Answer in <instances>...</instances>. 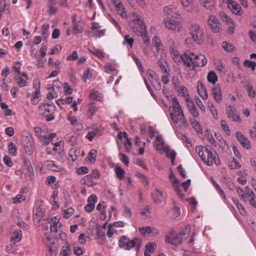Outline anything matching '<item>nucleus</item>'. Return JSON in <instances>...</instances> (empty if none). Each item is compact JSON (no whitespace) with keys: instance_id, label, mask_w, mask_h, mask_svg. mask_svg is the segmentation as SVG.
<instances>
[{"instance_id":"1","label":"nucleus","mask_w":256,"mask_h":256,"mask_svg":"<svg viewBox=\"0 0 256 256\" xmlns=\"http://www.w3.org/2000/svg\"><path fill=\"white\" fill-rule=\"evenodd\" d=\"M170 116L172 120V126L176 132L180 130H186L188 126L182 106L176 98L172 100V105L169 108Z\"/></svg>"},{"instance_id":"2","label":"nucleus","mask_w":256,"mask_h":256,"mask_svg":"<svg viewBox=\"0 0 256 256\" xmlns=\"http://www.w3.org/2000/svg\"><path fill=\"white\" fill-rule=\"evenodd\" d=\"M195 150L202 161L207 166H212L214 164L216 166L220 164V161L218 154L210 146H197Z\"/></svg>"},{"instance_id":"3","label":"nucleus","mask_w":256,"mask_h":256,"mask_svg":"<svg viewBox=\"0 0 256 256\" xmlns=\"http://www.w3.org/2000/svg\"><path fill=\"white\" fill-rule=\"evenodd\" d=\"M190 226H187L179 234L170 233L166 236V242L174 246L180 244L182 240L186 238L190 234Z\"/></svg>"},{"instance_id":"4","label":"nucleus","mask_w":256,"mask_h":256,"mask_svg":"<svg viewBox=\"0 0 256 256\" xmlns=\"http://www.w3.org/2000/svg\"><path fill=\"white\" fill-rule=\"evenodd\" d=\"M142 242L140 238H134L130 240L126 236H122L118 240V246L121 248L129 250L134 247L139 248Z\"/></svg>"},{"instance_id":"5","label":"nucleus","mask_w":256,"mask_h":256,"mask_svg":"<svg viewBox=\"0 0 256 256\" xmlns=\"http://www.w3.org/2000/svg\"><path fill=\"white\" fill-rule=\"evenodd\" d=\"M133 17V22L130 24L132 30L138 36H144L146 32L144 23L138 14L134 13Z\"/></svg>"},{"instance_id":"6","label":"nucleus","mask_w":256,"mask_h":256,"mask_svg":"<svg viewBox=\"0 0 256 256\" xmlns=\"http://www.w3.org/2000/svg\"><path fill=\"white\" fill-rule=\"evenodd\" d=\"M55 106L53 104H41L38 106V112L40 114L45 116L47 121L49 122L54 119L53 112Z\"/></svg>"},{"instance_id":"7","label":"nucleus","mask_w":256,"mask_h":256,"mask_svg":"<svg viewBox=\"0 0 256 256\" xmlns=\"http://www.w3.org/2000/svg\"><path fill=\"white\" fill-rule=\"evenodd\" d=\"M165 26L169 30L179 32L182 28V24L180 18H171L170 19H164Z\"/></svg>"},{"instance_id":"8","label":"nucleus","mask_w":256,"mask_h":256,"mask_svg":"<svg viewBox=\"0 0 256 256\" xmlns=\"http://www.w3.org/2000/svg\"><path fill=\"white\" fill-rule=\"evenodd\" d=\"M195 58L196 54H194L190 50H186L183 54L182 62L186 66L194 70L195 68L194 64Z\"/></svg>"},{"instance_id":"9","label":"nucleus","mask_w":256,"mask_h":256,"mask_svg":"<svg viewBox=\"0 0 256 256\" xmlns=\"http://www.w3.org/2000/svg\"><path fill=\"white\" fill-rule=\"evenodd\" d=\"M163 12L164 16V19L180 18V17L177 8L172 5H168L164 7Z\"/></svg>"},{"instance_id":"10","label":"nucleus","mask_w":256,"mask_h":256,"mask_svg":"<svg viewBox=\"0 0 256 256\" xmlns=\"http://www.w3.org/2000/svg\"><path fill=\"white\" fill-rule=\"evenodd\" d=\"M190 34L192 38L196 42L200 41L204 31L202 28L198 24H192L190 26Z\"/></svg>"},{"instance_id":"11","label":"nucleus","mask_w":256,"mask_h":256,"mask_svg":"<svg viewBox=\"0 0 256 256\" xmlns=\"http://www.w3.org/2000/svg\"><path fill=\"white\" fill-rule=\"evenodd\" d=\"M207 22L213 32L216 33L220 32L221 24L219 20L215 16L210 15Z\"/></svg>"},{"instance_id":"12","label":"nucleus","mask_w":256,"mask_h":256,"mask_svg":"<svg viewBox=\"0 0 256 256\" xmlns=\"http://www.w3.org/2000/svg\"><path fill=\"white\" fill-rule=\"evenodd\" d=\"M14 81L20 88L26 86L28 85V76L26 73L22 72L21 74H18L14 77Z\"/></svg>"},{"instance_id":"13","label":"nucleus","mask_w":256,"mask_h":256,"mask_svg":"<svg viewBox=\"0 0 256 256\" xmlns=\"http://www.w3.org/2000/svg\"><path fill=\"white\" fill-rule=\"evenodd\" d=\"M226 114L228 118L232 121L240 122L242 121L239 115L236 113V108L232 106H229L226 108Z\"/></svg>"},{"instance_id":"14","label":"nucleus","mask_w":256,"mask_h":256,"mask_svg":"<svg viewBox=\"0 0 256 256\" xmlns=\"http://www.w3.org/2000/svg\"><path fill=\"white\" fill-rule=\"evenodd\" d=\"M140 233L144 236H154L158 234V230L150 226L142 227L139 228Z\"/></svg>"},{"instance_id":"15","label":"nucleus","mask_w":256,"mask_h":256,"mask_svg":"<svg viewBox=\"0 0 256 256\" xmlns=\"http://www.w3.org/2000/svg\"><path fill=\"white\" fill-rule=\"evenodd\" d=\"M40 203H41V202H36L34 208V214L33 218L34 220H36L38 222L40 221L41 218L43 216L42 208V205Z\"/></svg>"},{"instance_id":"16","label":"nucleus","mask_w":256,"mask_h":256,"mask_svg":"<svg viewBox=\"0 0 256 256\" xmlns=\"http://www.w3.org/2000/svg\"><path fill=\"white\" fill-rule=\"evenodd\" d=\"M236 136L238 142L244 148L248 149L251 148V144L248 140L240 132H236Z\"/></svg>"},{"instance_id":"17","label":"nucleus","mask_w":256,"mask_h":256,"mask_svg":"<svg viewBox=\"0 0 256 256\" xmlns=\"http://www.w3.org/2000/svg\"><path fill=\"white\" fill-rule=\"evenodd\" d=\"M152 196L154 202L156 204H162L165 200L162 192L158 189L154 190L152 192Z\"/></svg>"},{"instance_id":"18","label":"nucleus","mask_w":256,"mask_h":256,"mask_svg":"<svg viewBox=\"0 0 256 256\" xmlns=\"http://www.w3.org/2000/svg\"><path fill=\"white\" fill-rule=\"evenodd\" d=\"M98 201V198L94 194L90 196L88 199V204L84 206L86 212H90L94 208V204Z\"/></svg>"},{"instance_id":"19","label":"nucleus","mask_w":256,"mask_h":256,"mask_svg":"<svg viewBox=\"0 0 256 256\" xmlns=\"http://www.w3.org/2000/svg\"><path fill=\"white\" fill-rule=\"evenodd\" d=\"M170 52L173 60L178 64L182 61L183 54L180 56L178 54V52L176 50L174 46H170Z\"/></svg>"},{"instance_id":"20","label":"nucleus","mask_w":256,"mask_h":256,"mask_svg":"<svg viewBox=\"0 0 256 256\" xmlns=\"http://www.w3.org/2000/svg\"><path fill=\"white\" fill-rule=\"evenodd\" d=\"M207 59L204 54H196V58L194 62L195 68L204 66L207 63Z\"/></svg>"},{"instance_id":"21","label":"nucleus","mask_w":256,"mask_h":256,"mask_svg":"<svg viewBox=\"0 0 256 256\" xmlns=\"http://www.w3.org/2000/svg\"><path fill=\"white\" fill-rule=\"evenodd\" d=\"M156 249V244L155 242H150L145 246L144 256H151Z\"/></svg>"},{"instance_id":"22","label":"nucleus","mask_w":256,"mask_h":256,"mask_svg":"<svg viewBox=\"0 0 256 256\" xmlns=\"http://www.w3.org/2000/svg\"><path fill=\"white\" fill-rule=\"evenodd\" d=\"M212 94L214 100L218 103H220L222 99L221 90L219 86H215L212 90Z\"/></svg>"},{"instance_id":"23","label":"nucleus","mask_w":256,"mask_h":256,"mask_svg":"<svg viewBox=\"0 0 256 256\" xmlns=\"http://www.w3.org/2000/svg\"><path fill=\"white\" fill-rule=\"evenodd\" d=\"M228 7L234 14L240 15L241 12V7L236 2L232 1L228 4Z\"/></svg>"},{"instance_id":"24","label":"nucleus","mask_w":256,"mask_h":256,"mask_svg":"<svg viewBox=\"0 0 256 256\" xmlns=\"http://www.w3.org/2000/svg\"><path fill=\"white\" fill-rule=\"evenodd\" d=\"M158 64L162 72L165 74H168L170 70L168 68L166 62L164 59H160L158 62Z\"/></svg>"},{"instance_id":"25","label":"nucleus","mask_w":256,"mask_h":256,"mask_svg":"<svg viewBox=\"0 0 256 256\" xmlns=\"http://www.w3.org/2000/svg\"><path fill=\"white\" fill-rule=\"evenodd\" d=\"M197 90L199 95L204 100H206L208 98V94L206 88L204 87V86L202 83L200 82L197 86Z\"/></svg>"},{"instance_id":"26","label":"nucleus","mask_w":256,"mask_h":256,"mask_svg":"<svg viewBox=\"0 0 256 256\" xmlns=\"http://www.w3.org/2000/svg\"><path fill=\"white\" fill-rule=\"evenodd\" d=\"M56 134L55 133L50 134H46L45 133L40 138L42 142H44V145H48L52 139L56 136Z\"/></svg>"},{"instance_id":"27","label":"nucleus","mask_w":256,"mask_h":256,"mask_svg":"<svg viewBox=\"0 0 256 256\" xmlns=\"http://www.w3.org/2000/svg\"><path fill=\"white\" fill-rule=\"evenodd\" d=\"M200 4L206 9L212 10L215 4L214 0H199Z\"/></svg>"},{"instance_id":"28","label":"nucleus","mask_w":256,"mask_h":256,"mask_svg":"<svg viewBox=\"0 0 256 256\" xmlns=\"http://www.w3.org/2000/svg\"><path fill=\"white\" fill-rule=\"evenodd\" d=\"M156 142L154 144V148L157 150H161L164 148V142L161 136L158 135L156 137Z\"/></svg>"},{"instance_id":"29","label":"nucleus","mask_w":256,"mask_h":256,"mask_svg":"<svg viewBox=\"0 0 256 256\" xmlns=\"http://www.w3.org/2000/svg\"><path fill=\"white\" fill-rule=\"evenodd\" d=\"M220 16L222 21L226 22L228 24L231 25L230 27H232L234 28L233 21L226 12H220Z\"/></svg>"},{"instance_id":"30","label":"nucleus","mask_w":256,"mask_h":256,"mask_svg":"<svg viewBox=\"0 0 256 256\" xmlns=\"http://www.w3.org/2000/svg\"><path fill=\"white\" fill-rule=\"evenodd\" d=\"M93 178L88 174L84 177L82 180V183L88 186H92L96 184V182L93 181Z\"/></svg>"},{"instance_id":"31","label":"nucleus","mask_w":256,"mask_h":256,"mask_svg":"<svg viewBox=\"0 0 256 256\" xmlns=\"http://www.w3.org/2000/svg\"><path fill=\"white\" fill-rule=\"evenodd\" d=\"M22 238V232L20 230H16L14 231L11 237L12 241L19 242Z\"/></svg>"},{"instance_id":"32","label":"nucleus","mask_w":256,"mask_h":256,"mask_svg":"<svg viewBox=\"0 0 256 256\" xmlns=\"http://www.w3.org/2000/svg\"><path fill=\"white\" fill-rule=\"evenodd\" d=\"M76 16H72V20H73V24H72V30H73V34H76L78 33H80L82 32V30L81 28L78 25V23L76 20Z\"/></svg>"},{"instance_id":"33","label":"nucleus","mask_w":256,"mask_h":256,"mask_svg":"<svg viewBox=\"0 0 256 256\" xmlns=\"http://www.w3.org/2000/svg\"><path fill=\"white\" fill-rule=\"evenodd\" d=\"M207 79L209 82L214 84L218 80V76L216 72L212 70L208 73Z\"/></svg>"},{"instance_id":"34","label":"nucleus","mask_w":256,"mask_h":256,"mask_svg":"<svg viewBox=\"0 0 256 256\" xmlns=\"http://www.w3.org/2000/svg\"><path fill=\"white\" fill-rule=\"evenodd\" d=\"M96 151L95 150H92L89 152L87 157V161L91 164H94L96 160Z\"/></svg>"},{"instance_id":"35","label":"nucleus","mask_w":256,"mask_h":256,"mask_svg":"<svg viewBox=\"0 0 256 256\" xmlns=\"http://www.w3.org/2000/svg\"><path fill=\"white\" fill-rule=\"evenodd\" d=\"M190 122L192 127L199 133H202V130L198 122L195 119H190Z\"/></svg>"},{"instance_id":"36","label":"nucleus","mask_w":256,"mask_h":256,"mask_svg":"<svg viewBox=\"0 0 256 256\" xmlns=\"http://www.w3.org/2000/svg\"><path fill=\"white\" fill-rule=\"evenodd\" d=\"M150 206H146L144 208L142 209L140 212V215L144 218H150Z\"/></svg>"},{"instance_id":"37","label":"nucleus","mask_w":256,"mask_h":256,"mask_svg":"<svg viewBox=\"0 0 256 256\" xmlns=\"http://www.w3.org/2000/svg\"><path fill=\"white\" fill-rule=\"evenodd\" d=\"M176 91L182 94V96L185 98L186 100H188V99L190 98V96L188 94V90L184 86H182L180 89H178Z\"/></svg>"},{"instance_id":"38","label":"nucleus","mask_w":256,"mask_h":256,"mask_svg":"<svg viewBox=\"0 0 256 256\" xmlns=\"http://www.w3.org/2000/svg\"><path fill=\"white\" fill-rule=\"evenodd\" d=\"M152 86L156 90H160L161 88V84L159 81V78L156 77L153 80H150Z\"/></svg>"},{"instance_id":"39","label":"nucleus","mask_w":256,"mask_h":256,"mask_svg":"<svg viewBox=\"0 0 256 256\" xmlns=\"http://www.w3.org/2000/svg\"><path fill=\"white\" fill-rule=\"evenodd\" d=\"M169 178L170 179V182H172L173 187H176L177 186H178V184H180V182L176 178L172 170H170Z\"/></svg>"},{"instance_id":"40","label":"nucleus","mask_w":256,"mask_h":256,"mask_svg":"<svg viewBox=\"0 0 256 256\" xmlns=\"http://www.w3.org/2000/svg\"><path fill=\"white\" fill-rule=\"evenodd\" d=\"M56 247L52 242V244L48 246V251L46 253V256H56Z\"/></svg>"},{"instance_id":"41","label":"nucleus","mask_w":256,"mask_h":256,"mask_svg":"<svg viewBox=\"0 0 256 256\" xmlns=\"http://www.w3.org/2000/svg\"><path fill=\"white\" fill-rule=\"evenodd\" d=\"M90 99L101 101L102 100V94L96 91L92 92L90 94Z\"/></svg>"},{"instance_id":"42","label":"nucleus","mask_w":256,"mask_h":256,"mask_svg":"<svg viewBox=\"0 0 256 256\" xmlns=\"http://www.w3.org/2000/svg\"><path fill=\"white\" fill-rule=\"evenodd\" d=\"M180 130L177 132L176 130H175V132H176L178 137V138H181L184 141L186 142L187 143V146H191V144L190 142V140L188 139V138L184 134H181L180 132V130Z\"/></svg>"},{"instance_id":"43","label":"nucleus","mask_w":256,"mask_h":256,"mask_svg":"<svg viewBox=\"0 0 256 256\" xmlns=\"http://www.w3.org/2000/svg\"><path fill=\"white\" fill-rule=\"evenodd\" d=\"M40 96V92L39 90H35L32 94L31 102L32 104H36L38 102V98Z\"/></svg>"},{"instance_id":"44","label":"nucleus","mask_w":256,"mask_h":256,"mask_svg":"<svg viewBox=\"0 0 256 256\" xmlns=\"http://www.w3.org/2000/svg\"><path fill=\"white\" fill-rule=\"evenodd\" d=\"M6 252L9 254L16 253L17 249L15 242H13L8 244L6 247Z\"/></svg>"},{"instance_id":"45","label":"nucleus","mask_w":256,"mask_h":256,"mask_svg":"<svg viewBox=\"0 0 256 256\" xmlns=\"http://www.w3.org/2000/svg\"><path fill=\"white\" fill-rule=\"evenodd\" d=\"M69 155L72 160L74 162L79 156V152L75 148H72L69 151Z\"/></svg>"},{"instance_id":"46","label":"nucleus","mask_w":256,"mask_h":256,"mask_svg":"<svg viewBox=\"0 0 256 256\" xmlns=\"http://www.w3.org/2000/svg\"><path fill=\"white\" fill-rule=\"evenodd\" d=\"M208 107L209 108L212 114L213 117L215 119H217L218 118V112L214 104L212 102H208Z\"/></svg>"},{"instance_id":"47","label":"nucleus","mask_w":256,"mask_h":256,"mask_svg":"<svg viewBox=\"0 0 256 256\" xmlns=\"http://www.w3.org/2000/svg\"><path fill=\"white\" fill-rule=\"evenodd\" d=\"M172 85L176 90H177L178 89H180V88L182 86V85H181L180 82L177 76H172Z\"/></svg>"},{"instance_id":"48","label":"nucleus","mask_w":256,"mask_h":256,"mask_svg":"<svg viewBox=\"0 0 256 256\" xmlns=\"http://www.w3.org/2000/svg\"><path fill=\"white\" fill-rule=\"evenodd\" d=\"M115 172L117 177L122 180L124 178V174H125V171L122 169L120 167L118 166L115 168Z\"/></svg>"},{"instance_id":"49","label":"nucleus","mask_w":256,"mask_h":256,"mask_svg":"<svg viewBox=\"0 0 256 256\" xmlns=\"http://www.w3.org/2000/svg\"><path fill=\"white\" fill-rule=\"evenodd\" d=\"M9 152L12 156H15L17 154V148L14 144L11 142L8 145Z\"/></svg>"},{"instance_id":"50","label":"nucleus","mask_w":256,"mask_h":256,"mask_svg":"<svg viewBox=\"0 0 256 256\" xmlns=\"http://www.w3.org/2000/svg\"><path fill=\"white\" fill-rule=\"evenodd\" d=\"M74 210L72 208H68L66 210H63V216L64 218H70L74 213Z\"/></svg>"},{"instance_id":"51","label":"nucleus","mask_w":256,"mask_h":256,"mask_svg":"<svg viewBox=\"0 0 256 256\" xmlns=\"http://www.w3.org/2000/svg\"><path fill=\"white\" fill-rule=\"evenodd\" d=\"M244 65L245 67L250 68L252 70H254L256 68V63L255 62H251L248 60H244Z\"/></svg>"},{"instance_id":"52","label":"nucleus","mask_w":256,"mask_h":256,"mask_svg":"<svg viewBox=\"0 0 256 256\" xmlns=\"http://www.w3.org/2000/svg\"><path fill=\"white\" fill-rule=\"evenodd\" d=\"M26 199V196L24 195L18 194L15 198H13V203L18 204L20 203Z\"/></svg>"},{"instance_id":"53","label":"nucleus","mask_w":256,"mask_h":256,"mask_svg":"<svg viewBox=\"0 0 256 256\" xmlns=\"http://www.w3.org/2000/svg\"><path fill=\"white\" fill-rule=\"evenodd\" d=\"M222 48L228 52H232L234 46L232 44L228 43L227 42H224L222 44Z\"/></svg>"},{"instance_id":"54","label":"nucleus","mask_w":256,"mask_h":256,"mask_svg":"<svg viewBox=\"0 0 256 256\" xmlns=\"http://www.w3.org/2000/svg\"><path fill=\"white\" fill-rule=\"evenodd\" d=\"M230 166L232 170H236L240 168L242 166L241 164L236 158H234L232 161Z\"/></svg>"},{"instance_id":"55","label":"nucleus","mask_w":256,"mask_h":256,"mask_svg":"<svg viewBox=\"0 0 256 256\" xmlns=\"http://www.w3.org/2000/svg\"><path fill=\"white\" fill-rule=\"evenodd\" d=\"M214 65L216 70L220 72L222 71L224 68V64L221 60H216L214 62Z\"/></svg>"},{"instance_id":"56","label":"nucleus","mask_w":256,"mask_h":256,"mask_svg":"<svg viewBox=\"0 0 256 256\" xmlns=\"http://www.w3.org/2000/svg\"><path fill=\"white\" fill-rule=\"evenodd\" d=\"M180 1L185 8H188L192 6L194 0H180Z\"/></svg>"},{"instance_id":"57","label":"nucleus","mask_w":256,"mask_h":256,"mask_svg":"<svg viewBox=\"0 0 256 256\" xmlns=\"http://www.w3.org/2000/svg\"><path fill=\"white\" fill-rule=\"evenodd\" d=\"M118 157L120 160L126 166H128L129 164V160L128 156L122 153H120Z\"/></svg>"},{"instance_id":"58","label":"nucleus","mask_w":256,"mask_h":256,"mask_svg":"<svg viewBox=\"0 0 256 256\" xmlns=\"http://www.w3.org/2000/svg\"><path fill=\"white\" fill-rule=\"evenodd\" d=\"M152 44L154 46H155L157 50H158L160 49V45H161V42L160 40V38L155 36L153 39H152Z\"/></svg>"},{"instance_id":"59","label":"nucleus","mask_w":256,"mask_h":256,"mask_svg":"<svg viewBox=\"0 0 256 256\" xmlns=\"http://www.w3.org/2000/svg\"><path fill=\"white\" fill-rule=\"evenodd\" d=\"M116 232V230L113 227L111 224H110L108 226V230L106 233L107 236L109 238H110Z\"/></svg>"},{"instance_id":"60","label":"nucleus","mask_w":256,"mask_h":256,"mask_svg":"<svg viewBox=\"0 0 256 256\" xmlns=\"http://www.w3.org/2000/svg\"><path fill=\"white\" fill-rule=\"evenodd\" d=\"M246 90L248 92V96L252 98H254L256 96V92L254 90L252 86L250 84H248L246 86Z\"/></svg>"},{"instance_id":"61","label":"nucleus","mask_w":256,"mask_h":256,"mask_svg":"<svg viewBox=\"0 0 256 256\" xmlns=\"http://www.w3.org/2000/svg\"><path fill=\"white\" fill-rule=\"evenodd\" d=\"M221 126L222 129L225 131L226 134L227 135H230V130L228 128V126L226 122V121L222 120L221 121Z\"/></svg>"},{"instance_id":"62","label":"nucleus","mask_w":256,"mask_h":256,"mask_svg":"<svg viewBox=\"0 0 256 256\" xmlns=\"http://www.w3.org/2000/svg\"><path fill=\"white\" fill-rule=\"evenodd\" d=\"M195 101H196V102L197 106L200 108V109L202 112H205L206 108L198 97L195 98Z\"/></svg>"},{"instance_id":"63","label":"nucleus","mask_w":256,"mask_h":256,"mask_svg":"<svg viewBox=\"0 0 256 256\" xmlns=\"http://www.w3.org/2000/svg\"><path fill=\"white\" fill-rule=\"evenodd\" d=\"M134 42V40L133 38H130V36L128 35H126L124 36V44L126 42L130 46V48H132V46Z\"/></svg>"},{"instance_id":"64","label":"nucleus","mask_w":256,"mask_h":256,"mask_svg":"<svg viewBox=\"0 0 256 256\" xmlns=\"http://www.w3.org/2000/svg\"><path fill=\"white\" fill-rule=\"evenodd\" d=\"M105 72L106 73L110 74L112 72L114 71L116 68L112 64H108L104 66Z\"/></svg>"}]
</instances>
